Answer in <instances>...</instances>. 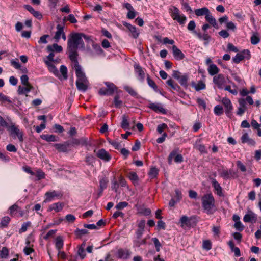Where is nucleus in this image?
Wrapping results in <instances>:
<instances>
[{
  "mask_svg": "<svg viewBox=\"0 0 261 261\" xmlns=\"http://www.w3.org/2000/svg\"><path fill=\"white\" fill-rule=\"evenodd\" d=\"M82 38L85 40L90 39V37L83 33H75L70 35L68 40L67 50L69 52V57L70 60L75 64H79L77 60L78 53L77 51L78 47H84V43Z\"/></svg>",
  "mask_w": 261,
  "mask_h": 261,
  "instance_id": "nucleus-1",
  "label": "nucleus"
},
{
  "mask_svg": "<svg viewBox=\"0 0 261 261\" xmlns=\"http://www.w3.org/2000/svg\"><path fill=\"white\" fill-rule=\"evenodd\" d=\"M215 198L212 193L204 194L201 197L202 207L204 212L207 215H212L216 211Z\"/></svg>",
  "mask_w": 261,
  "mask_h": 261,
  "instance_id": "nucleus-2",
  "label": "nucleus"
},
{
  "mask_svg": "<svg viewBox=\"0 0 261 261\" xmlns=\"http://www.w3.org/2000/svg\"><path fill=\"white\" fill-rule=\"evenodd\" d=\"M74 68L77 77L76 86L77 89L81 91L85 92L88 89L89 82L85 73L82 71V68L79 64H75Z\"/></svg>",
  "mask_w": 261,
  "mask_h": 261,
  "instance_id": "nucleus-3",
  "label": "nucleus"
},
{
  "mask_svg": "<svg viewBox=\"0 0 261 261\" xmlns=\"http://www.w3.org/2000/svg\"><path fill=\"white\" fill-rule=\"evenodd\" d=\"M9 135L14 139L17 138L20 142L23 141V132L19 128L18 125L15 123L10 122V126L7 128Z\"/></svg>",
  "mask_w": 261,
  "mask_h": 261,
  "instance_id": "nucleus-4",
  "label": "nucleus"
},
{
  "mask_svg": "<svg viewBox=\"0 0 261 261\" xmlns=\"http://www.w3.org/2000/svg\"><path fill=\"white\" fill-rule=\"evenodd\" d=\"M171 16L173 20L177 21L180 24H184L186 20L184 15L180 14L179 10L176 7H173L170 9Z\"/></svg>",
  "mask_w": 261,
  "mask_h": 261,
  "instance_id": "nucleus-5",
  "label": "nucleus"
},
{
  "mask_svg": "<svg viewBox=\"0 0 261 261\" xmlns=\"http://www.w3.org/2000/svg\"><path fill=\"white\" fill-rule=\"evenodd\" d=\"M213 83L218 88L223 89L226 83V81L223 74H219L213 77Z\"/></svg>",
  "mask_w": 261,
  "mask_h": 261,
  "instance_id": "nucleus-6",
  "label": "nucleus"
},
{
  "mask_svg": "<svg viewBox=\"0 0 261 261\" xmlns=\"http://www.w3.org/2000/svg\"><path fill=\"white\" fill-rule=\"evenodd\" d=\"M46 198L44 202H50L55 198L60 199L63 195L61 192H59L56 191H49L46 192L45 194Z\"/></svg>",
  "mask_w": 261,
  "mask_h": 261,
  "instance_id": "nucleus-7",
  "label": "nucleus"
},
{
  "mask_svg": "<svg viewBox=\"0 0 261 261\" xmlns=\"http://www.w3.org/2000/svg\"><path fill=\"white\" fill-rule=\"evenodd\" d=\"M222 103L224 106L225 113L228 117H230V115H231V111L233 109V107L230 100L227 98H223L222 99Z\"/></svg>",
  "mask_w": 261,
  "mask_h": 261,
  "instance_id": "nucleus-8",
  "label": "nucleus"
},
{
  "mask_svg": "<svg viewBox=\"0 0 261 261\" xmlns=\"http://www.w3.org/2000/svg\"><path fill=\"white\" fill-rule=\"evenodd\" d=\"M145 225V221L144 220H140L138 222V228L136 231V237L137 239H139L142 237L143 233L144 231Z\"/></svg>",
  "mask_w": 261,
  "mask_h": 261,
  "instance_id": "nucleus-9",
  "label": "nucleus"
},
{
  "mask_svg": "<svg viewBox=\"0 0 261 261\" xmlns=\"http://www.w3.org/2000/svg\"><path fill=\"white\" fill-rule=\"evenodd\" d=\"M70 145L69 141L65 142L63 144L57 143L54 144V146L59 152H67L68 151L69 147Z\"/></svg>",
  "mask_w": 261,
  "mask_h": 261,
  "instance_id": "nucleus-10",
  "label": "nucleus"
},
{
  "mask_svg": "<svg viewBox=\"0 0 261 261\" xmlns=\"http://www.w3.org/2000/svg\"><path fill=\"white\" fill-rule=\"evenodd\" d=\"M96 155L99 159L105 161H109L111 158V155L104 149L99 150L96 153Z\"/></svg>",
  "mask_w": 261,
  "mask_h": 261,
  "instance_id": "nucleus-11",
  "label": "nucleus"
},
{
  "mask_svg": "<svg viewBox=\"0 0 261 261\" xmlns=\"http://www.w3.org/2000/svg\"><path fill=\"white\" fill-rule=\"evenodd\" d=\"M148 107L157 113L159 112L162 114H165L166 113V110L160 104L151 103L149 104Z\"/></svg>",
  "mask_w": 261,
  "mask_h": 261,
  "instance_id": "nucleus-12",
  "label": "nucleus"
},
{
  "mask_svg": "<svg viewBox=\"0 0 261 261\" xmlns=\"http://www.w3.org/2000/svg\"><path fill=\"white\" fill-rule=\"evenodd\" d=\"M172 51L173 56L176 60H181L185 58L184 54L176 45L172 46Z\"/></svg>",
  "mask_w": 261,
  "mask_h": 261,
  "instance_id": "nucleus-13",
  "label": "nucleus"
},
{
  "mask_svg": "<svg viewBox=\"0 0 261 261\" xmlns=\"http://www.w3.org/2000/svg\"><path fill=\"white\" fill-rule=\"evenodd\" d=\"M123 25L127 27L129 31L131 33V36L134 38H137L139 36V33L137 31L136 28L132 24L127 23L123 22Z\"/></svg>",
  "mask_w": 261,
  "mask_h": 261,
  "instance_id": "nucleus-14",
  "label": "nucleus"
},
{
  "mask_svg": "<svg viewBox=\"0 0 261 261\" xmlns=\"http://www.w3.org/2000/svg\"><path fill=\"white\" fill-rule=\"evenodd\" d=\"M64 207V204L61 202H57L50 205L48 209V211L51 212L55 211L56 212L61 211Z\"/></svg>",
  "mask_w": 261,
  "mask_h": 261,
  "instance_id": "nucleus-15",
  "label": "nucleus"
},
{
  "mask_svg": "<svg viewBox=\"0 0 261 261\" xmlns=\"http://www.w3.org/2000/svg\"><path fill=\"white\" fill-rule=\"evenodd\" d=\"M130 255V252L127 249L120 248L118 250V257L127 259Z\"/></svg>",
  "mask_w": 261,
  "mask_h": 261,
  "instance_id": "nucleus-16",
  "label": "nucleus"
},
{
  "mask_svg": "<svg viewBox=\"0 0 261 261\" xmlns=\"http://www.w3.org/2000/svg\"><path fill=\"white\" fill-rule=\"evenodd\" d=\"M44 62L45 64L47 66L49 71L50 72L54 73V74L56 76L59 77V71L57 68L56 67V66L54 65H53L51 62H49L47 60H44Z\"/></svg>",
  "mask_w": 261,
  "mask_h": 261,
  "instance_id": "nucleus-17",
  "label": "nucleus"
},
{
  "mask_svg": "<svg viewBox=\"0 0 261 261\" xmlns=\"http://www.w3.org/2000/svg\"><path fill=\"white\" fill-rule=\"evenodd\" d=\"M243 220L245 222H249L251 221L255 222L256 220V216L252 211H249V213L246 214L244 216Z\"/></svg>",
  "mask_w": 261,
  "mask_h": 261,
  "instance_id": "nucleus-18",
  "label": "nucleus"
},
{
  "mask_svg": "<svg viewBox=\"0 0 261 261\" xmlns=\"http://www.w3.org/2000/svg\"><path fill=\"white\" fill-rule=\"evenodd\" d=\"M241 141L243 143H247L248 145L254 146L255 145V141L249 137L247 133H245L241 137Z\"/></svg>",
  "mask_w": 261,
  "mask_h": 261,
  "instance_id": "nucleus-19",
  "label": "nucleus"
},
{
  "mask_svg": "<svg viewBox=\"0 0 261 261\" xmlns=\"http://www.w3.org/2000/svg\"><path fill=\"white\" fill-rule=\"evenodd\" d=\"M234 173L232 170H227L225 169H223L220 171V176L223 177L224 179H229L231 177H233V175Z\"/></svg>",
  "mask_w": 261,
  "mask_h": 261,
  "instance_id": "nucleus-20",
  "label": "nucleus"
},
{
  "mask_svg": "<svg viewBox=\"0 0 261 261\" xmlns=\"http://www.w3.org/2000/svg\"><path fill=\"white\" fill-rule=\"evenodd\" d=\"M191 86L194 87L196 91H199L201 90H203L205 89L206 85L203 81H199L198 83H195L194 82H192L191 83Z\"/></svg>",
  "mask_w": 261,
  "mask_h": 261,
  "instance_id": "nucleus-21",
  "label": "nucleus"
},
{
  "mask_svg": "<svg viewBox=\"0 0 261 261\" xmlns=\"http://www.w3.org/2000/svg\"><path fill=\"white\" fill-rule=\"evenodd\" d=\"M134 67L136 72L139 76V79L143 80L145 78V72L142 68L138 64H135Z\"/></svg>",
  "mask_w": 261,
  "mask_h": 261,
  "instance_id": "nucleus-22",
  "label": "nucleus"
},
{
  "mask_svg": "<svg viewBox=\"0 0 261 261\" xmlns=\"http://www.w3.org/2000/svg\"><path fill=\"white\" fill-rule=\"evenodd\" d=\"M24 8L29 11L31 14L33 15L34 17L38 19H41L42 18V15L41 13L35 11L32 7L29 5H26L24 6Z\"/></svg>",
  "mask_w": 261,
  "mask_h": 261,
  "instance_id": "nucleus-23",
  "label": "nucleus"
},
{
  "mask_svg": "<svg viewBox=\"0 0 261 261\" xmlns=\"http://www.w3.org/2000/svg\"><path fill=\"white\" fill-rule=\"evenodd\" d=\"M25 87L19 86L18 89V93L19 94H23L28 93L33 88L31 85H25Z\"/></svg>",
  "mask_w": 261,
  "mask_h": 261,
  "instance_id": "nucleus-24",
  "label": "nucleus"
},
{
  "mask_svg": "<svg viewBox=\"0 0 261 261\" xmlns=\"http://www.w3.org/2000/svg\"><path fill=\"white\" fill-rule=\"evenodd\" d=\"M205 20L214 28L218 29V26L216 22V19L213 17L211 13H207L205 16Z\"/></svg>",
  "mask_w": 261,
  "mask_h": 261,
  "instance_id": "nucleus-25",
  "label": "nucleus"
},
{
  "mask_svg": "<svg viewBox=\"0 0 261 261\" xmlns=\"http://www.w3.org/2000/svg\"><path fill=\"white\" fill-rule=\"evenodd\" d=\"M212 185L215 190L217 191V194L219 196H223L222 189L220 185L216 179H213L212 181Z\"/></svg>",
  "mask_w": 261,
  "mask_h": 261,
  "instance_id": "nucleus-26",
  "label": "nucleus"
},
{
  "mask_svg": "<svg viewBox=\"0 0 261 261\" xmlns=\"http://www.w3.org/2000/svg\"><path fill=\"white\" fill-rule=\"evenodd\" d=\"M63 29L64 27L60 24H58L57 26V31H56L55 35L54 36V39H55L56 42L59 41V40L61 38V35L64 33Z\"/></svg>",
  "mask_w": 261,
  "mask_h": 261,
  "instance_id": "nucleus-27",
  "label": "nucleus"
},
{
  "mask_svg": "<svg viewBox=\"0 0 261 261\" xmlns=\"http://www.w3.org/2000/svg\"><path fill=\"white\" fill-rule=\"evenodd\" d=\"M167 84L173 90L179 92L181 90L180 87L172 79H170L167 80Z\"/></svg>",
  "mask_w": 261,
  "mask_h": 261,
  "instance_id": "nucleus-28",
  "label": "nucleus"
},
{
  "mask_svg": "<svg viewBox=\"0 0 261 261\" xmlns=\"http://www.w3.org/2000/svg\"><path fill=\"white\" fill-rule=\"evenodd\" d=\"M189 80V76L187 74H182V76H180V78L179 79L178 82L179 84L185 87V88H187L188 86V81Z\"/></svg>",
  "mask_w": 261,
  "mask_h": 261,
  "instance_id": "nucleus-29",
  "label": "nucleus"
},
{
  "mask_svg": "<svg viewBox=\"0 0 261 261\" xmlns=\"http://www.w3.org/2000/svg\"><path fill=\"white\" fill-rule=\"evenodd\" d=\"M46 49L48 51H56V52H61L63 50L62 47L58 45L56 43L54 44L52 46L48 45L46 47Z\"/></svg>",
  "mask_w": 261,
  "mask_h": 261,
  "instance_id": "nucleus-30",
  "label": "nucleus"
},
{
  "mask_svg": "<svg viewBox=\"0 0 261 261\" xmlns=\"http://www.w3.org/2000/svg\"><path fill=\"white\" fill-rule=\"evenodd\" d=\"M195 15L197 16L205 15L207 14V13H210V11L208 8L206 7H203L200 9H197L195 10Z\"/></svg>",
  "mask_w": 261,
  "mask_h": 261,
  "instance_id": "nucleus-31",
  "label": "nucleus"
},
{
  "mask_svg": "<svg viewBox=\"0 0 261 261\" xmlns=\"http://www.w3.org/2000/svg\"><path fill=\"white\" fill-rule=\"evenodd\" d=\"M219 71V69L216 65L211 64L208 68V72L211 75H214L217 74Z\"/></svg>",
  "mask_w": 261,
  "mask_h": 261,
  "instance_id": "nucleus-32",
  "label": "nucleus"
},
{
  "mask_svg": "<svg viewBox=\"0 0 261 261\" xmlns=\"http://www.w3.org/2000/svg\"><path fill=\"white\" fill-rule=\"evenodd\" d=\"M64 245V241L61 236H58L56 239L55 246L57 250H61Z\"/></svg>",
  "mask_w": 261,
  "mask_h": 261,
  "instance_id": "nucleus-33",
  "label": "nucleus"
},
{
  "mask_svg": "<svg viewBox=\"0 0 261 261\" xmlns=\"http://www.w3.org/2000/svg\"><path fill=\"white\" fill-rule=\"evenodd\" d=\"M190 221L191 219L189 218L187 216H182L180 219L181 227H190L191 226Z\"/></svg>",
  "mask_w": 261,
  "mask_h": 261,
  "instance_id": "nucleus-34",
  "label": "nucleus"
},
{
  "mask_svg": "<svg viewBox=\"0 0 261 261\" xmlns=\"http://www.w3.org/2000/svg\"><path fill=\"white\" fill-rule=\"evenodd\" d=\"M121 126L125 130L129 128V123L128 120V117L125 115H124L122 116V121L121 124Z\"/></svg>",
  "mask_w": 261,
  "mask_h": 261,
  "instance_id": "nucleus-35",
  "label": "nucleus"
},
{
  "mask_svg": "<svg viewBox=\"0 0 261 261\" xmlns=\"http://www.w3.org/2000/svg\"><path fill=\"white\" fill-rule=\"evenodd\" d=\"M19 207L16 203L11 206L9 208L10 215L11 216H15L17 213H18Z\"/></svg>",
  "mask_w": 261,
  "mask_h": 261,
  "instance_id": "nucleus-36",
  "label": "nucleus"
},
{
  "mask_svg": "<svg viewBox=\"0 0 261 261\" xmlns=\"http://www.w3.org/2000/svg\"><path fill=\"white\" fill-rule=\"evenodd\" d=\"M128 177L130 180H132L134 185H135L138 184L139 178L136 173L134 172H130L128 174Z\"/></svg>",
  "mask_w": 261,
  "mask_h": 261,
  "instance_id": "nucleus-37",
  "label": "nucleus"
},
{
  "mask_svg": "<svg viewBox=\"0 0 261 261\" xmlns=\"http://www.w3.org/2000/svg\"><path fill=\"white\" fill-rule=\"evenodd\" d=\"M41 138L48 142H55L57 141L56 136L54 135H43Z\"/></svg>",
  "mask_w": 261,
  "mask_h": 261,
  "instance_id": "nucleus-38",
  "label": "nucleus"
},
{
  "mask_svg": "<svg viewBox=\"0 0 261 261\" xmlns=\"http://www.w3.org/2000/svg\"><path fill=\"white\" fill-rule=\"evenodd\" d=\"M9 254V249L6 247H3L0 250V257L2 258H6Z\"/></svg>",
  "mask_w": 261,
  "mask_h": 261,
  "instance_id": "nucleus-39",
  "label": "nucleus"
},
{
  "mask_svg": "<svg viewBox=\"0 0 261 261\" xmlns=\"http://www.w3.org/2000/svg\"><path fill=\"white\" fill-rule=\"evenodd\" d=\"M135 246L137 247H140L142 244H145L146 243V239H137L136 237L135 239L133 241Z\"/></svg>",
  "mask_w": 261,
  "mask_h": 261,
  "instance_id": "nucleus-40",
  "label": "nucleus"
},
{
  "mask_svg": "<svg viewBox=\"0 0 261 261\" xmlns=\"http://www.w3.org/2000/svg\"><path fill=\"white\" fill-rule=\"evenodd\" d=\"M10 222V218L8 216H5L2 218L1 222V225L3 227H6L8 226V224Z\"/></svg>",
  "mask_w": 261,
  "mask_h": 261,
  "instance_id": "nucleus-41",
  "label": "nucleus"
},
{
  "mask_svg": "<svg viewBox=\"0 0 261 261\" xmlns=\"http://www.w3.org/2000/svg\"><path fill=\"white\" fill-rule=\"evenodd\" d=\"M214 111L215 114L218 116L221 115L224 112L223 108L221 105H217L215 106Z\"/></svg>",
  "mask_w": 261,
  "mask_h": 261,
  "instance_id": "nucleus-42",
  "label": "nucleus"
},
{
  "mask_svg": "<svg viewBox=\"0 0 261 261\" xmlns=\"http://www.w3.org/2000/svg\"><path fill=\"white\" fill-rule=\"evenodd\" d=\"M88 233V231L87 229H80L77 228L75 231V234L77 237H81L82 236Z\"/></svg>",
  "mask_w": 261,
  "mask_h": 261,
  "instance_id": "nucleus-43",
  "label": "nucleus"
},
{
  "mask_svg": "<svg viewBox=\"0 0 261 261\" xmlns=\"http://www.w3.org/2000/svg\"><path fill=\"white\" fill-rule=\"evenodd\" d=\"M119 184L118 181L114 177L112 181V189L114 190L115 192H118Z\"/></svg>",
  "mask_w": 261,
  "mask_h": 261,
  "instance_id": "nucleus-44",
  "label": "nucleus"
},
{
  "mask_svg": "<svg viewBox=\"0 0 261 261\" xmlns=\"http://www.w3.org/2000/svg\"><path fill=\"white\" fill-rule=\"evenodd\" d=\"M105 84L107 86V88L109 90V91L110 92L111 94H113L116 88L115 85L113 83H109V82H106Z\"/></svg>",
  "mask_w": 261,
  "mask_h": 261,
  "instance_id": "nucleus-45",
  "label": "nucleus"
},
{
  "mask_svg": "<svg viewBox=\"0 0 261 261\" xmlns=\"http://www.w3.org/2000/svg\"><path fill=\"white\" fill-rule=\"evenodd\" d=\"M245 57L242 54H237L236 56L233 58V61L237 64L240 63L242 60L244 59Z\"/></svg>",
  "mask_w": 261,
  "mask_h": 261,
  "instance_id": "nucleus-46",
  "label": "nucleus"
},
{
  "mask_svg": "<svg viewBox=\"0 0 261 261\" xmlns=\"http://www.w3.org/2000/svg\"><path fill=\"white\" fill-rule=\"evenodd\" d=\"M77 254L81 259H84L86 256V253L84 246H79L78 247Z\"/></svg>",
  "mask_w": 261,
  "mask_h": 261,
  "instance_id": "nucleus-47",
  "label": "nucleus"
},
{
  "mask_svg": "<svg viewBox=\"0 0 261 261\" xmlns=\"http://www.w3.org/2000/svg\"><path fill=\"white\" fill-rule=\"evenodd\" d=\"M158 174V170L155 168H151L149 172V175L151 178H155Z\"/></svg>",
  "mask_w": 261,
  "mask_h": 261,
  "instance_id": "nucleus-48",
  "label": "nucleus"
},
{
  "mask_svg": "<svg viewBox=\"0 0 261 261\" xmlns=\"http://www.w3.org/2000/svg\"><path fill=\"white\" fill-rule=\"evenodd\" d=\"M124 89L132 96H135L137 95V93L136 91L130 86H125Z\"/></svg>",
  "mask_w": 261,
  "mask_h": 261,
  "instance_id": "nucleus-49",
  "label": "nucleus"
},
{
  "mask_svg": "<svg viewBox=\"0 0 261 261\" xmlns=\"http://www.w3.org/2000/svg\"><path fill=\"white\" fill-rule=\"evenodd\" d=\"M152 241H153V242L155 245L156 251L158 252H159L160 250V248L162 246L161 243L160 242L158 239L156 238H152Z\"/></svg>",
  "mask_w": 261,
  "mask_h": 261,
  "instance_id": "nucleus-50",
  "label": "nucleus"
},
{
  "mask_svg": "<svg viewBox=\"0 0 261 261\" xmlns=\"http://www.w3.org/2000/svg\"><path fill=\"white\" fill-rule=\"evenodd\" d=\"M202 247L206 250H210L212 248V243L210 240H205L203 242Z\"/></svg>",
  "mask_w": 261,
  "mask_h": 261,
  "instance_id": "nucleus-51",
  "label": "nucleus"
},
{
  "mask_svg": "<svg viewBox=\"0 0 261 261\" xmlns=\"http://www.w3.org/2000/svg\"><path fill=\"white\" fill-rule=\"evenodd\" d=\"M60 72L62 73L64 79H67V68L64 65H61L60 67Z\"/></svg>",
  "mask_w": 261,
  "mask_h": 261,
  "instance_id": "nucleus-52",
  "label": "nucleus"
},
{
  "mask_svg": "<svg viewBox=\"0 0 261 261\" xmlns=\"http://www.w3.org/2000/svg\"><path fill=\"white\" fill-rule=\"evenodd\" d=\"M70 145H80L82 144V145H84L86 144V141H84L83 139H81V140H78V139H73L71 142H70Z\"/></svg>",
  "mask_w": 261,
  "mask_h": 261,
  "instance_id": "nucleus-53",
  "label": "nucleus"
},
{
  "mask_svg": "<svg viewBox=\"0 0 261 261\" xmlns=\"http://www.w3.org/2000/svg\"><path fill=\"white\" fill-rule=\"evenodd\" d=\"M31 224V223L30 222L23 223L22 225L21 228L19 230V233H21L26 231L28 227L30 226Z\"/></svg>",
  "mask_w": 261,
  "mask_h": 261,
  "instance_id": "nucleus-54",
  "label": "nucleus"
},
{
  "mask_svg": "<svg viewBox=\"0 0 261 261\" xmlns=\"http://www.w3.org/2000/svg\"><path fill=\"white\" fill-rule=\"evenodd\" d=\"M178 151V149H174L170 153L168 156V162L169 164H171L173 158H175Z\"/></svg>",
  "mask_w": 261,
  "mask_h": 261,
  "instance_id": "nucleus-55",
  "label": "nucleus"
},
{
  "mask_svg": "<svg viewBox=\"0 0 261 261\" xmlns=\"http://www.w3.org/2000/svg\"><path fill=\"white\" fill-rule=\"evenodd\" d=\"M95 161V158L91 155H87L85 158V162L88 165H91Z\"/></svg>",
  "mask_w": 261,
  "mask_h": 261,
  "instance_id": "nucleus-56",
  "label": "nucleus"
},
{
  "mask_svg": "<svg viewBox=\"0 0 261 261\" xmlns=\"http://www.w3.org/2000/svg\"><path fill=\"white\" fill-rule=\"evenodd\" d=\"M11 64L16 69H20L21 68L20 64H19L18 59L11 60Z\"/></svg>",
  "mask_w": 261,
  "mask_h": 261,
  "instance_id": "nucleus-57",
  "label": "nucleus"
},
{
  "mask_svg": "<svg viewBox=\"0 0 261 261\" xmlns=\"http://www.w3.org/2000/svg\"><path fill=\"white\" fill-rule=\"evenodd\" d=\"M128 205V203H127V202H120L116 205L115 207L117 210H122V209L127 207Z\"/></svg>",
  "mask_w": 261,
  "mask_h": 261,
  "instance_id": "nucleus-58",
  "label": "nucleus"
},
{
  "mask_svg": "<svg viewBox=\"0 0 261 261\" xmlns=\"http://www.w3.org/2000/svg\"><path fill=\"white\" fill-rule=\"evenodd\" d=\"M98 93L100 95H112L110 92L107 88H100L99 90Z\"/></svg>",
  "mask_w": 261,
  "mask_h": 261,
  "instance_id": "nucleus-59",
  "label": "nucleus"
},
{
  "mask_svg": "<svg viewBox=\"0 0 261 261\" xmlns=\"http://www.w3.org/2000/svg\"><path fill=\"white\" fill-rule=\"evenodd\" d=\"M147 83H148V85L151 87H152L154 90L157 89L158 87H157L156 85L155 84V83L154 82V81L153 80L150 79V78L149 77V76L148 75L147 77Z\"/></svg>",
  "mask_w": 261,
  "mask_h": 261,
  "instance_id": "nucleus-60",
  "label": "nucleus"
},
{
  "mask_svg": "<svg viewBox=\"0 0 261 261\" xmlns=\"http://www.w3.org/2000/svg\"><path fill=\"white\" fill-rule=\"evenodd\" d=\"M167 125L165 123L160 124L157 127V130L160 134H162L163 131L167 128Z\"/></svg>",
  "mask_w": 261,
  "mask_h": 261,
  "instance_id": "nucleus-61",
  "label": "nucleus"
},
{
  "mask_svg": "<svg viewBox=\"0 0 261 261\" xmlns=\"http://www.w3.org/2000/svg\"><path fill=\"white\" fill-rule=\"evenodd\" d=\"M10 126V123H8L6 121V120L0 116V126L6 127L7 129Z\"/></svg>",
  "mask_w": 261,
  "mask_h": 261,
  "instance_id": "nucleus-62",
  "label": "nucleus"
},
{
  "mask_svg": "<svg viewBox=\"0 0 261 261\" xmlns=\"http://www.w3.org/2000/svg\"><path fill=\"white\" fill-rule=\"evenodd\" d=\"M259 42V37L256 35H253L251 37V43L252 44H257Z\"/></svg>",
  "mask_w": 261,
  "mask_h": 261,
  "instance_id": "nucleus-63",
  "label": "nucleus"
},
{
  "mask_svg": "<svg viewBox=\"0 0 261 261\" xmlns=\"http://www.w3.org/2000/svg\"><path fill=\"white\" fill-rule=\"evenodd\" d=\"M6 149L9 152H16L17 150L16 147L15 146V145H14L12 144H8L6 147Z\"/></svg>",
  "mask_w": 261,
  "mask_h": 261,
  "instance_id": "nucleus-64",
  "label": "nucleus"
}]
</instances>
